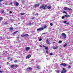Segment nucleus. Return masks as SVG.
<instances>
[{
    "mask_svg": "<svg viewBox=\"0 0 73 73\" xmlns=\"http://www.w3.org/2000/svg\"><path fill=\"white\" fill-rule=\"evenodd\" d=\"M44 6H45L44 7ZM47 7V5H45V6L44 5V4H43L42 5V6L40 7L39 8L40 9H41V8L43 9H46V7Z\"/></svg>",
    "mask_w": 73,
    "mask_h": 73,
    "instance_id": "1",
    "label": "nucleus"
},
{
    "mask_svg": "<svg viewBox=\"0 0 73 73\" xmlns=\"http://www.w3.org/2000/svg\"><path fill=\"white\" fill-rule=\"evenodd\" d=\"M64 10L68 11H72V9L70 8L69 9L67 7H64Z\"/></svg>",
    "mask_w": 73,
    "mask_h": 73,
    "instance_id": "2",
    "label": "nucleus"
},
{
    "mask_svg": "<svg viewBox=\"0 0 73 73\" xmlns=\"http://www.w3.org/2000/svg\"><path fill=\"white\" fill-rule=\"evenodd\" d=\"M44 28L43 27H42L40 28L39 29H37V31H40V32H41V31H42V30H44Z\"/></svg>",
    "mask_w": 73,
    "mask_h": 73,
    "instance_id": "3",
    "label": "nucleus"
},
{
    "mask_svg": "<svg viewBox=\"0 0 73 73\" xmlns=\"http://www.w3.org/2000/svg\"><path fill=\"white\" fill-rule=\"evenodd\" d=\"M66 72V70H65V68H63V70L61 71V73H65Z\"/></svg>",
    "mask_w": 73,
    "mask_h": 73,
    "instance_id": "4",
    "label": "nucleus"
},
{
    "mask_svg": "<svg viewBox=\"0 0 73 73\" xmlns=\"http://www.w3.org/2000/svg\"><path fill=\"white\" fill-rule=\"evenodd\" d=\"M39 5H40V4L39 3L36 4L35 5H34V8H37V7H39Z\"/></svg>",
    "mask_w": 73,
    "mask_h": 73,
    "instance_id": "5",
    "label": "nucleus"
},
{
    "mask_svg": "<svg viewBox=\"0 0 73 73\" xmlns=\"http://www.w3.org/2000/svg\"><path fill=\"white\" fill-rule=\"evenodd\" d=\"M62 35L63 36L64 38H66V35L65 34L63 33L62 34Z\"/></svg>",
    "mask_w": 73,
    "mask_h": 73,
    "instance_id": "6",
    "label": "nucleus"
},
{
    "mask_svg": "<svg viewBox=\"0 0 73 73\" xmlns=\"http://www.w3.org/2000/svg\"><path fill=\"white\" fill-rule=\"evenodd\" d=\"M69 16V15H64V16H63L62 17V19H64V18H65V17H68Z\"/></svg>",
    "mask_w": 73,
    "mask_h": 73,
    "instance_id": "7",
    "label": "nucleus"
},
{
    "mask_svg": "<svg viewBox=\"0 0 73 73\" xmlns=\"http://www.w3.org/2000/svg\"><path fill=\"white\" fill-rule=\"evenodd\" d=\"M31 57V54H29L27 56L26 58V59H27V58H29Z\"/></svg>",
    "mask_w": 73,
    "mask_h": 73,
    "instance_id": "8",
    "label": "nucleus"
},
{
    "mask_svg": "<svg viewBox=\"0 0 73 73\" xmlns=\"http://www.w3.org/2000/svg\"><path fill=\"white\" fill-rule=\"evenodd\" d=\"M46 42L47 44L48 45H49V44H50L49 41V39L47 40H46Z\"/></svg>",
    "mask_w": 73,
    "mask_h": 73,
    "instance_id": "9",
    "label": "nucleus"
},
{
    "mask_svg": "<svg viewBox=\"0 0 73 73\" xmlns=\"http://www.w3.org/2000/svg\"><path fill=\"white\" fill-rule=\"evenodd\" d=\"M25 49H26V51H28V50H29V49H30V47H26L25 48Z\"/></svg>",
    "mask_w": 73,
    "mask_h": 73,
    "instance_id": "10",
    "label": "nucleus"
},
{
    "mask_svg": "<svg viewBox=\"0 0 73 73\" xmlns=\"http://www.w3.org/2000/svg\"><path fill=\"white\" fill-rule=\"evenodd\" d=\"M60 65H62L63 66H66V64L65 63H61L60 64Z\"/></svg>",
    "mask_w": 73,
    "mask_h": 73,
    "instance_id": "11",
    "label": "nucleus"
},
{
    "mask_svg": "<svg viewBox=\"0 0 73 73\" xmlns=\"http://www.w3.org/2000/svg\"><path fill=\"white\" fill-rule=\"evenodd\" d=\"M15 3V5H16L17 7V6H19V4L17 3V2H16Z\"/></svg>",
    "mask_w": 73,
    "mask_h": 73,
    "instance_id": "12",
    "label": "nucleus"
},
{
    "mask_svg": "<svg viewBox=\"0 0 73 73\" xmlns=\"http://www.w3.org/2000/svg\"><path fill=\"white\" fill-rule=\"evenodd\" d=\"M58 48V46H56V47H53V49H57Z\"/></svg>",
    "mask_w": 73,
    "mask_h": 73,
    "instance_id": "13",
    "label": "nucleus"
},
{
    "mask_svg": "<svg viewBox=\"0 0 73 73\" xmlns=\"http://www.w3.org/2000/svg\"><path fill=\"white\" fill-rule=\"evenodd\" d=\"M51 7H52L51 6H49L47 7V9H51Z\"/></svg>",
    "mask_w": 73,
    "mask_h": 73,
    "instance_id": "14",
    "label": "nucleus"
},
{
    "mask_svg": "<svg viewBox=\"0 0 73 73\" xmlns=\"http://www.w3.org/2000/svg\"><path fill=\"white\" fill-rule=\"evenodd\" d=\"M36 68H38V69H41V68H40V66H36Z\"/></svg>",
    "mask_w": 73,
    "mask_h": 73,
    "instance_id": "15",
    "label": "nucleus"
},
{
    "mask_svg": "<svg viewBox=\"0 0 73 73\" xmlns=\"http://www.w3.org/2000/svg\"><path fill=\"white\" fill-rule=\"evenodd\" d=\"M63 13H66V15H68V13H66V12L65 11H64L63 12Z\"/></svg>",
    "mask_w": 73,
    "mask_h": 73,
    "instance_id": "16",
    "label": "nucleus"
},
{
    "mask_svg": "<svg viewBox=\"0 0 73 73\" xmlns=\"http://www.w3.org/2000/svg\"><path fill=\"white\" fill-rule=\"evenodd\" d=\"M56 73H60V70H56Z\"/></svg>",
    "mask_w": 73,
    "mask_h": 73,
    "instance_id": "17",
    "label": "nucleus"
},
{
    "mask_svg": "<svg viewBox=\"0 0 73 73\" xmlns=\"http://www.w3.org/2000/svg\"><path fill=\"white\" fill-rule=\"evenodd\" d=\"M25 36L26 37H27V36H29V35L27 34H26L25 35Z\"/></svg>",
    "mask_w": 73,
    "mask_h": 73,
    "instance_id": "18",
    "label": "nucleus"
},
{
    "mask_svg": "<svg viewBox=\"0 0 73 73\" xmlns=\"http://www.w3.org/2000/svg\"><path fill=\"white\" fill-rule=\"evenodd\" d=\"M25 13H20V14L21 15H25Z\"/></svg>",
    "mask_w": 73,
    "mask_h": 73,
    "instance_id": "19",
    "label": "nucleus"
},
{
    "mask_svg": "<svg viewBox=\"0 0 73 73\" xmlns=\"http://www.w3.org/2000/svg\"><path fill=\"white\" fill-rule=\"evenodd\" d=\"M3 18L2 17H0V21H2V20H3Z\"/></svg>",
    "mask_w": 73,
    "mask_h": 73,
    "instance_id": "20",
    "label": "nucleus"
},
{
    "mask_svg": "<svg viewBox=\"0 0 73 73\" xmlns=\"http://www.w3.org/2000/svg\"><path fill=\"white\" fill-rule=\"evenodd\" d=\"M14 66H15V68H18V66L17 65H15Z\"/></svg>",
    "mask_w": 73,
    "mask_h": 73,
    "instance_id": "21",
    "label": "nucleus"
},
{
    "mask_svg": "<svg viewBox=\"0 0 73 73\" xmlns=\"http://www.w3.org/2000/svg\"><path fill=\"white\" fill-rule=\"evenodd\" d=\"M66 45H67V44L66 43H65L64 45H63V46L64 47H65V46H66Z\"/></svg>",
    "mask_w": 73,
    "mask_h": 73,
    "instance_id": "22",
    "label": "nucleus"
},
{
    "mask_svg": "<svg viewBox=\"0 0 73 73\" xmlns=\"http://www.w3.org/2000/svg\"><path fill=\"white\" fill-rule=\"evenodd\" d=\"M13 29V27H11V28H9V29H10V30H12V29Z\"/></svg>",
    "mask_w": 73,
    "mask_h": 73,
    "instance_id": "23",
    "label": "nucleus"
},
{
    "mask_svg": "<svg viewBox=\"0 0 73 73\" xmlns=\"http://www.w3.org/2000/svg\"><path fill=\"white\" fill-rule=\"evenodd\" d=\"M21 37H25V35H24V34L22 35H21Z\"/></svg>",
    "mask_w": 73,
    "mask_h": 73,
    "instance_id": "24",
    "label": "nucleus"
},
{
    "mask_svg": "<svg viewBox=\"0 0 73 73\" xmlns=\"http://www.w3.org/2000/svg\"><path fill=\"white\" fill-rule=\"evenodd\" d=\"M14 66H15V65H11V68H13Z\"/></svg>",
    "mask_w": 73,
    "mask_h": 73,
    "instance_id": "25",
    "label": "nucleus"
},
{
    "mask_svg": "<svg viewBox=\"0 0 73 73\" xmlns=\"http://www.w3.org/2000/svg\"><path fill=\"white\" fill-rule=\"evenodd\" d=\"M5 25H7V24H8V23L7 22H5L4 23Z\"/></svg>",
    "mask_w": 73,
    "mask_h": 73,
    "instance_id": "26",
    "label": "nucleus"
},
{
    "mask_svg": "<svg viewBox=\"0 0 73 73\" xmlns=\"http://www.w3.org/2000/svg\"><path fill=\"white\" fill-rule=\"evenodd\" d=\"M58 42V43H61V42H62V41H61V40H59Z\"/></svg>",
    "mask_w": 73,
    "mask_h": 73,
    "instance_id": "27",
    "label": "nucleus"
},
{
    "mask_svg": "<svg viewBox=\"0 0 73 73\" xmlns=\"http://www.w3.org/2000/svg\"><path fill=\"white\" fill-rule=\"evenodd\" d=\"M41 40H42V39H41V38H40L39 39V41H41Z\"/></svg>",
    "mask_w": 73,
    "mask_h": 73,
    "instance_id": "28",
    "label": "nucleus"
},
{
    "mask_svg": "<svg viewBox=\"0 0 73 73\" xmlns=\"http://www.w3.org/2000/svg\"><path fill=\"white\" fill-rule=\"evenodd\" d=\"M45 49H46V50H48V48L47 47H46Z\"/></svg>",
    "mask_w": 73,
    "mask_h": 73,
    "instance_id": "29",
    "label": "nucleus"
},
{
    "mask_svg": "<svg viewBox=\"0 0 73 73\" xmlns=\"http://www.w3.org/2000/svg\"><path fill=\"white\" fill-rule=\"evenodd\" d=\"M71 68V66H70V65H69L68 66V68L69 69H70V68Z\"/></svg>",
    "mask_w": 73,
    "mask_h": 73,
    "instance_id": "30",
    "label": "nucleus"
},
{
    "mask_svg": "<svg viewBox=\"0 0 73 73\" xmlns=\"http://www.w3.org/2000/svg\"><path fill=\"white\" fill-rule=\"evenodd\" d=\"M50 25L51 26H52V25H53V24L52 23H50Z\"/></svg>",
    "mask_w": 73,
    "mask_h": 73,
    "instance_id": "31",
    "label": "nucleus"
},
{
    "mask_svg": "<svg viewBox=\"0 0 73 73\" xmlns=\"http://www.w3.org/2000/svg\"><path fill=\"white\" fill-rule=\"evenodd\" d=\"M35 19V17L32 18V20H34V19Z\"/></svg>",
    "mask_w": 73,
    "mask_h": 73,
    "instance_id": "32",
    "label": "nucleus"
},
{
    "mask_svg": "<svg viewBox=\"0 0 73 73\" xmlns=\"http://www.w3.org/2000/svg\"><path fill=\"white\" fill-rule=\"evenodd\" d=\"M50 54L51 55V56H52L53 55V54H52V53H50Z\"/></svg>",
    "mask_w": 73,
    "mask_h": 73,
    "instance_id": "33",
    "label": "nucleus"
},
{
    "mask_svg": "<svg viewBox=\"0 0 73 73\" xmlns=\"http://www.w3.org/2000/svg\"><path fill=\"white\" fill-rule=\"evenodd\" d=\"M17 62V60H15V61H14V62L16 63Z\"/></svg>",
    "mask_w": 73,
    "mask_h": 73,
    "instance_id": "34",
    "label": "nucleus"
},
{
    "mask_svg": "<svg viewBox=\"0 0 73 73\" xmlns=\"http://www.w3.org/2000/svg\"><path fill=\"white\" fill-rule=\"evenodd\" d=\"M47 26H44V28H46Z\"/></svg>",
    "mask_w": 73,
    "mask_h": 73,
    "instance_id": "35",
    "label": "nucleus"
},
{
    "mask_svg": "<svg viewBox=\"0 0 73 73\" xmlns=\"http://www.w3.org/2000/svg\"><path fill=\"white\" fill-rule=\"evenodd\" d=\"M66 24H67V25H69V23H66Z\"/></svg>",
    "mask_w": 73,
    "mask_h": 73,
    "instance_id": "36",
    "label": "nucleus"
},
{
    "mask_svg": "<svg viewBox=\"0 0 73 73\" xmlns=\"http://www.w3.org/2000/svg\"><path fill=\"white\" fill-rule=\"evenodd\" d=\"M38 15H39L38 13H36V16H38Z\"/></svg>",
    "mask_w": 73,
    "mask_h": 73,
    "instance_id": "37",
    "label": "nucleus"
},
{
    "mask_svg": "<svg viewBox=\"0 0 73 73\" xmlns=\"http://www.w3.org/2000/svg\"><path fill=\"white\" fill-rule=\"evenodd\" d=\"M29 69L30 70H32V68L30 67L29 68Z\"/></svg>",
    "mask_w": 73,
    "mask_h": 73,
    "instance_id": "38",
    "label": "nucleus"
},
{
    "mask_svg": "<svg viewBox=\"0 0 73 73\" xmlns=\"http://www.w3.org/2000/svg\"><path fill=\"white\" fill-rule=\"evenodd\" d=\"M46 53H48V50H46Z\"/></svg>",
    "mask_w": 73,
    "mask_h": 73,
    "instance_id": "39",
    "label": "nucleus"
},
{
    "mask_svg": "<svg viewBox=\"0 0 73 73\" xmlns=\"http://www.w3.org/2000/svg\"><path fill=\"white\" fill-rule=\"evenodd\" d=\"M1 1H3V0H0V3H1Z\"/></svg>",
    "mask_w": 73,
    "mask_h": 73,
    "instance_id": "40",
    "label": "nucleus"
},
{
    "mask_svg": "<svg viewBox=\"0 0 73 73\" xmlns=\"http://www.w3.org/2000/svg\"><path fill=\"white\" fill-rule=\"evenodd\" d=\"M64 23H66V21H63Z\"/></svg>",
    "mask_w": 73,
    "mask_h": 73,
    "instance_id": "41",
    "label": "nucleus"
},
{
    "mask_svg": "<svg viewBox=\"0 0 73 73\" xmlns=\"http://www.w3.org/2000/svg\"><path fill=\"white\" fill-rule=\"evenodd\" d=\"M45 34H46L45 33H42V35H45Z\"/></svg>",
    "mask_w": 73,
    "mask_h": 73,
    "instance_id": "42",
    "label": "nucleus"
},
{
    "mask_svg": "<svg viewBox=\"0 0 73 73\" xmlns=\"http://www.w3.org/2000/svg\"><path fill=\"white\" fill-rule=\"evenodd\" d=\"M20 38L19 36H17V38Z\"/></svg>",
    "mask_w": 73,
    "mask_h": 73,
    "instance_id": "43",
    "label": "nucleus"
},
{
    "mask_svg": "<svg viewBox=\"0 0 73 73\" xmlns=\"http://www.w3.org/2000/svg\"><path fill=\"white\" fill-rule=\"evenodd\" d=\"M0 73H3V71H2L1 70H0Z\"/></svg>",
    "mask_w": 73,
    "mask_h": 73,
    "instance_id": "44",
    "label": "nucleus"
},
{
    "mask_svg": "<svg viewBox=\"0 0 73 73\" xmlns=\"http://www.w3.org/2000/svg\"><path fill=\"white\" fill-rule=\"evenodd\" d=\"M29 25H31V23H30L29 24Z\"/></svg>",
    "mask_w": 73,
    "mask_h": 73,
    "instance_id": "45",
    "label": "nucleus"
},
{
    "mask_svg": "<svg viewBox=\"0 0 73 73\" xmlns=\"http://www.w3.org/2000/svg\"><path fill=\"white\" fill-rule=\"evenodd\" d=\"M39 46H40V48H41V47H42V46H41V45H39Z\"/></svg>",
    "mask_w": 73,
    "mask_h": 73,
    "instance_id": "46",
    "label": "nucleus"
},
{
    "mask_svg": "<svg viewBox=\"0 0 73 73\" xmlns=\"http://www.w3.org/2000/svg\"><path fill=\"white\" fill-rule=\"evenodd\" d=\"M9 63L8 62H7V65H8Z\"/></svg>",
    "mask_w": 73,
    "mask_h": 73,
    "instance_id": "47",
    "label": "nucleus"
},
{
    "mask_svg": "<svg viewBox=\"0 0 73 73\" xmlns=\"http://www.w3.org/2000/svg\"><path fill=\"white\" fill-rule=\"evenodd\" d=\"M42 46H43L44 47V48H45V46H44V45H42Z\"/></svg>",
    "mask_w": 73,
    "mask_h": 73,
    "instance_id": "48",
    "label": "nucleus"
},
{
    "mask_svg": "<svg viewBox=\"0 0 73 73\" xmlns=\"http://www.w3.org/2000/svg\"><path fill=\"white\" fill-rule=\"evenodd\" d=\"M4 12V11L3 10L2 11V13H3V12Z\"/></svg>",
    "mask_w": 73,
    "mask_h": 73,
    "instance_id": "49",
    "label": "nucleus"
},
{
    "mask_svg": "<svg viewBox=\"0 0 73 73\" xmlns=\"http://www.w3.org/2000/svg\"><path fill=\"white\" fill-rule=\"evenodd\" d=\"M9 13H12V11H9Z\"/></svg>",
    "mask_w": 73,
    "mask_h": 73,
    "instance_id": "50",
    "label": "nucleus"
},
{
    "mask_svg": "<svg viewBox=\"0 0 73 73\" xmlns=\"http://www.w3.org/2000/svg\"><path fill=\"white\" fill-rule=\"evenodd\" d=\"M5 5H8V4H7V3H5Z\"/></svg>",
    "mask_w": 73,
    "mask_h": 73,
    "instance_id": "51",
    "label": "nucleus"
},
{
    "mask_svg": "<svg viewBox=\"0 0 73 73\" xmlns=\"http://www.w3.org/2000/svg\"><path fill=\"white\" fill-rule=\"evenodd\" d=\"M9 58H10V57H9L7 58V59H9Z\"/></svg>",
    "mask_w": 73,
    "mask_h": 73,
    "instance_id": "52",
    "label": "nucleus"
},
{
    "mask_svg": "<svg viewBox=\"0 0 73 73\" xmlns=\"http://www.w3.org/2000/svg\"><path fill=\"white\" fill-rule=\"evenodd\" d=\"M10 4H11V5H12V3H10Z\"/></svg>",
    "mask_w": 73,
    "mask_h": 73,
    "instance_id": "53",
    "label": "nucleus"
},
{
    "mask_svg": "<svg viewBox=\"0 0 73 73\" xmlns=\"http://www.w3.org/2000/svg\"><path fill=\"white\" fill-rule=\"evenodd\" d=\"M17 32H18V31H16L15 32V33H17Z\"/></svg>",
    "mask_w": 73,
    "mask_h": 73,
    "instance_id": "54",
    "label": "nucleus"
},
{
    "mask_svg": "<svg viewBox=\"0 0 73 73\" xmlns=\"http://www.w3.org/2000/svg\"><path fill=\"white\" fill-rule=\"evenodd\" d=\"M15 33H16V32H15L14 33V34H15Z\"/></svg>",
    "mask_w": 73,
    "mask_h": 73,
    "instance_id": "55",
    "label": "nucleus"
},
{
    "mask_svg": "<svg viewBox=\"0 0 73 73\" xmlns=\"http://www.w3.org/2000/svg\"><path fill=\"white\" fill-rule=\"evenodd\" d=\"M10 48H12V46H10Z\"/></svg>",
    "mask_w": 73,
    "mask_h": 73,
    "instance_id": "56",
    "label": "nucleus"
},
{
    "mask_svg": "<svg viewBox=\"0 0 73 73\" xmlns=\"http://www.w3.org/2000/svg\"><path fill=\"white\" fill-rule=\"evenodd\" d=\"M54 43H55V42H53L52 43V44H54Z\"/></svg>",
    "mask_w": 73,
    "mask_h": 73,
    "instance_id": "57",
    "label": "nucleus"
},
{
    "mask_svg": "<svg viewBox=\"0 0 73 73\" xmlns=\"http://www.w3.org/2000/svg\"><path fill=\"white\" fill-rule=\"evenodd\" d=\"M12 59H11V61H12Z\"/></svg>",
    "mask_w": 73,
    "mask_h": 73,
    "instance_id": "58",
    "label": "nucleus"
},
{
    "mask_svg": "<svg viewBox=\"0 0 73 73\" xmlns=\"http://www.w3.org/2000/svg\"><path fill=\"white\" fill-rule=\"evenodd\" d=\"M0 68H1V66H0Z\"/></svg>",
    "mask_w": 73,
    "mask_h": 73,
    "instance_id": "59",
    "label": "nucleus"
},
{
    "mask_svg": "<svg viewBox=\"0 0 73 73\" xmlns=\"http://www.w3.org/2000/svg\"><path fill=\"white\" fill-rule=\"evenodd\" d=\"M44 0V1H45V0Z\"/></svg>",
    "mask_w": 73,
    "mask_h": 73,
    "instance_id": "60",
    "label": "nucleus"
},
{
    "mask_svg": "<svg viewBox=\"0 0 73 73\" xmlns=\"http://www.w3.org/2000/svg\"><path fill=\"white\" fill-rule=\"evenodd\" d=\"M27 69H29V68H27Z\"/></svg>",
    "mask_w": 73,
    "mask_h": 73,
    "instance_id": "61",
    "label": "nucleus"
},
{
    "mask_svg": "<svg viewBox=\"0 0 73 73\" xmlns=\"http://www.w3.org/2000/svg\"><path fill=\"white\" fill-rule=\"evenodd\" d=\"M0 4H1V3H0Z\"/></svg>",
    "mask_w": 73,
    "mask_h": 73,
    "instance_id": "62",
    "label": "nucleus"
}]
</instances>
